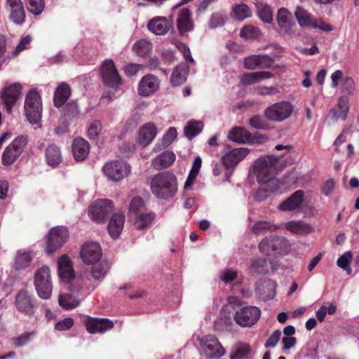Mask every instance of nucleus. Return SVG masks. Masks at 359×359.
Returning <instances> with one entry per match:
<instances>
[{
  "label": "nucleus",
  "mask_w": 359,
  "mask_h": 359,
  "mask_svg": "<svg viewBox=\"0 0 359 359\" xmlns=\"http://www.w3.org/2000/svg\"><path fill=\"white\" fill-rule=\"evenodd\" d=\"M177 135V130L173 127L169 128L162 138L163 147H168L174 141Z\"/></svg>",
  "instance_id": "nucleus-53"
},
{
  "label": "nucleus",
  "mask_w": 359,
  "mask_h": 359,
  "mask_svg": "<svg viewBox=\"0 0 359 359\" xmlns=\"http://www.w3.org/2000/svg\"><path fill=\"white\" fill-rule=\"evenodd\" d=\"M32 260V257L29 252L25 251H18L15 259L14 266L16 269H22L27 268Z\"/></svg>",
  "instance_id": "nucleus-37"
},
{
  "label": "nucleus",
  "mask_w": 359,
  "mask_h": 359,
  "mask_svg": "<svg viewBox=\"0 0 359 359\" xmlns=\"http://www.w3.org/2000/svg\"><path fill=\"white\" fill-rule=\"evenodd\" d=\"M32 334H33L32 332H26L18 337L13 338V343L14 346L16 347H20L27 344Z\"/></svg>",
  "instance_id": "nucleus-61"
},
{
  "label": "nucleus",
  "mask_w": 359,
  "mask_h": 359,
  "mask_svg": "<svg viewBox=\"0 0 359 359\" xmlns=\"http://www.w3.org/2000/svg\"><path fill=\"white\" fill-rule=\"evenodd\" d=\"M272 242V236L263 238L258 245L259 251L265 255H271V252H273V243Z\"/></svg>",
  "instance_id": "nucleus-49"
},
{
  "label": "nucleus",
  "mask_w": 359,
  "mask_h": 359,
  "mask_svg": "<svg viewBox=\"0 0 359 359\" xmlns=\"http://www.w3.org/2000/svg\"><path fill=\"white\" fill-rule=\"evenodd\" d=\"M250 150L245 147L233 149L222 157V163L226 169H233L247 156Z\"/></svg>",
  "instance_id": "nucleus-17"
},
{
  "label": "nucleus",
  "mask_w": 359,
  "mask_h": 359,
  "mask_svg": "<svg viewBox=\"0 0 359 359\" xmlns=\"http://www.w3.org/2000/svg\"><path fill=\"white\" fill-rule=\"evenodd\" d=\"M102 130L100 121L95 120L92 122L88 129V136L90 140H95L97 137Z\"/></svg>",
  "instance_id": "nucleus-54"
},
{
  "label": "nucleus",
  "mask_w": 359,
  "mask_h": 359,
  "mask_svg": "<svg viewBox=\"0 0 359 359\" xmlns=\"http://www.w3.org/2000/svg\"><path fill=\"white\" fill-rule=\"evenodd\" d=\"M310 27L318 29L324 32H331L333 30L332 26L325 21H323L322 19H316L313 18V22L311 23Z\"/></svg>",
  "instance_id": "nucleus-57"
},
{
  "label": "nucleus",
  "mask_w": 359,
  "mask_h": 359,
  "mask_svg": "<svg viewBox=\"0 0 359 359\" xmlns=\"http://www.w3.org/2000/svg\"><path fill=\"white\" fill-rule=\"evenodd\" d=\"M337 107L340 112L341 119L343 121L346 120L349 109L348 100L343 97L339 98L338 100Z\"/></svg>",
  "instance_id": "nucleus-56"
},
{
  "label": "nucleus",
  "mask_w": 359,
  "mask_h": 359,
  "mask_svg": "<svg viewBox=\"0 0 359 359\" xmlns=\"http://www.w3.org/2000/svg\"><path fill=\"white\" fill-rule=\"evenodd\" d=\"M250 351V346L243 345L237 348L235 353L231 356V359H243L247 357Z\"/></svg>",
  "instance_id": "nucleus-62"
},
{
  "label": "nucleus",
  "mask_w": 359,
  "mask_h": 359,
  "mask_svg": "<svg viewBox=\"0 0 359 359\" xmlns=\"http://www.w3.org/2000/svg\"><path fill=\"white\" fill-rule=\"evenodd\" d=\"M9 6V19L15 25H21L25 21V11L21 0H6Z\"/></svg>",
  "instance_id": "nucleus-20"
},
{
  "label": "nucleus",
  "mask_w": 359,
  "mask_h": 359,
  "mask_svg": "<svg viewBox=\"0 0 359 359\" xmlns=\"http://www.w3.org/2000/svg\"><path fill=\"white\" fill-rule=\"evenodd\" d=\"M177 27L180 36H184L194 29V21L191 19V12L187 8L180 9L176 21Z\"/></svg>",
  "instance_id": "nucleus-18"
},
{
  "label": "nucleus",
  "mask_w": 359,
  "mask_h": 359,
  "mask_svg": "<svg viewBox=\"0 0 359 359\" xmlns=\"http://www.w3.org/2000/svg\"><path fill=\"white\" fill-rule=\"evenodd\" d=\"M260 184H262L267 191L271 194L275 192L280 185L278 179L273 177L272 175L266 178V181L263 180Z\"/></svg>",
  "instance_id": "nucleus-52"
},
{
  "label": "nucleus",
  "mask_w": 359,
  "mask_h": 359,
  "mask_svg": "<svg viewBox=\"0 0 359 359\" xmlns=\"http://www.w3.org/2000/svg\"><path fill=\"white\" fill-rule=\"evenodd\" d=\"M273 252L285 253L290 250L289 241L284 237L273 235Z\"/></svg>",
  "instance_id": "nucleus-38"
},
{
  "label": "nucleus",
  "mask_w": 359,
  "mask_h": 359,
  "mask_svg": "<svg viewBox=\"0 0 359 359\" xmlns=\"http://www.w3.org/2000/svg\"><path fill=\"white\" fill-rule=\"evenodd\" d=\"M279 229V226L268 221H258L255 222L252 228V231L258 234L261 232L274 231Z\"/></svg>",
  "instance_id": "nucleus-43"
},
{
  "label": "nucleus",
  "mask_w": 359,
  "mask_h": 359,
  "mask_svg": "<svg viewBox=\"0 0 359 359\" xmlns=\"http://www.w3.org/2000/svg\"><path fill=\"white\" fill-rule=\"evenodd\" d=\"M74 321L72 318L67 317L65 319L57 322L55 325V330L57 331H65L72 328L74 325Z\"/></svg>",
  "instance_id": "nucleus-55"
},
{
  "label": "nucleus",
  "mask_w": 359,
  "mask_h": 359,
  "mask_svg": "<svg viewBox=\"0 0 359 359\" xmlns=\"http://www.w3.org/2000/svg\"><path fill=\"white\" fill-rule=\"evenodd\" d=\"M71 95V88L66 83L59 85L54 93V104L60 108L65 104Z\"/></svg>",
  "instance_id": "nucleus-30"
},
{
  "label": "nucleus",
  "mask_w": 359,
  "mask_h": 359,
  "mask_svg": "<svg viewBox=\"0 0 359 359\" xmlns=\"http://www.w3.org/2000/svg\"><path fill=\"white\" fill-rule=\"evenodd\" d=\"M299 25L302 27H310L312 25L313 16L302 7H297L294 13Z\"/></svg>",
  "instance_id": "nucleus-36"
},
{
  "label": "nucleus",
  "mask_w": 359,
  "mask_h": 359,
  "mask_svg": "<svg viewBox=\"0 0 359 359\" xmlns=\"http://www.w3.org/2000/svg\"><path fill=\"white\" fill-rule=\"evenodd\" d=\"M87 331L90 334L104 333L114 326L112 320L108 318L88 317L85 321Z\"/></svg>",
  "instance_id": "nucleus-16"
},
{
  "label": "nucleus",
  "mask_w": 359,
  "mask_h": 359,
  "mask_svg": "<svg viewBox=\"0 0 359 359\" xmlns=\"http://www.w3.org/2000/svg\"><path fill=\"white\" fill-rule=\"evenodd\" d=\"M27 1L28 11L35 15H40L44 8V0H26Z\"/></svg>",
  "instance_id": "nucleus-48"
},
{
  "label": "nucleus",
  "mask_w": 359,
  "mask_h": 359,
  "mask_svg": "<svg viewBox=\"0 0 359 359\" xmlns=\"http://www.w3.org/2000/svg\"><path fill=\"white\" fill-rule=\"evenodd\" d=\"M259 34V28L252 25L245 26L240 32V36L245 39H255L258 37Z\"/></svg>",
  "instance_id": "nucleus-51"
},
{
  "label": "nucleus",
  "mask_w": 359,
  "mask_h": 359,
  "mask_svg": "<svg viewBox=\"0 0 359 359\" xmlns=\"http://www.w3.org/2000/svg\"><path fill=\"white\" fill-rule=\"evenodd\" d=\"M234 18L238 20H243L251 15L250 8L244 4L236 5L233 8Z\"/></svg>",
  "instance_id": "nucleus-44"
},
{
  "label": "nucleus",
  "mask_w": 359,
  "mask_h": 359,
  "mask_svg": "<svg viewBox=\"0 0 359 359\" xmlns=\"http://www.w3.org/2000/svg\"><path fill=\"white\" fill-rule=\"evenodd\" d=\"M72 150L75 161H83L89 154L90 144L85 139L78 137L73 140Z\"/></svg>",
  "instance_id": "nucleus-23"
},
{
  "label": "nucleus",
  "mask_w": 359,
  "mask_h": 359,
  "mask_svg": "<svg viewBox=\"0 0 359 359\" xmlns=\"http://www.w3.org/2000/svg\"><path fill=\"white\" fill-rule=\"evenodd\" d=\"M278 158L274 156H266L259 158L254 165V171L257 175V182L261 184L263 180L273 175Z\"/></svg>",
  "instance_id": "nucleus-10"
},
{
  "label": "nucleus",
  "mask_w": 359,
  "mask_h": 359,
  "mask_svg": "<svg viewBox=\"0 0 359 359\" xmlns=\"http://www.w3.org/2000/svg\"><path fill=\"white\" fill-rule=\"evenodd\" d=\"M79 114L77 103L74 101L68 102L64 107L62 116L65 121H72L76 118Z\"/></svg>",
  "instance_id": "nucleus-41"
},
{
  "label": "nucleus",
  "mask_w": 359,
  "mask_h": 359,
  "mask_svg": "<svg viewBox=\"0 0 359 359\" xmlns=\"http://www.w3.org/2000/svg\"><path fill=\"white\" fill-rule=\"evenodd\" d=\"M189 72V67L185 63L177 65L172 72L170 83L172 86H179L187 81Z\"/></svg>",
  "instance_id": "nucleus-27"
},
{
  "label": "nucleus",
  "mask_w": 359,
  "mask_h": 359,
  "mask_svg": "<svg viewBox=\"0 0 359 359\" xmlns=\"http://www.w3.org/2000/svg\"><path fill=\"white\" fill-rule=\"evenodd\" d=\"M260 309L254 306H244L238 310L233 316L236 324L242 327H251L259 320Z\"/></svg>",
  "instance_id": "nucleus-9"
},
{
  "label": "nucleus",
  "mask_w": 359,
  "mask_h": 359,
  "mask_svg": "<svg viewBox=\"0 0 359 359\" xmlns=\"http://www.w3.org/2000/svg\"><path fill=\"white\" fill-rule=\"evenodd\" d=\"M255 90L257 93L261 96L276 95L280 93L278 88L275 86H258Z\"/></svg>",
  "instance_id": "nucleus-58"
},
{
  "label": "nucleus",
  "mask_w": 359,
  "mask_h": 359,
  "mask_svg": "<svg viewBox=\"0 0 359 359\" xmlns=\"http://www.w3.org/2000/svg\"><path fill=\"white\" fill-rule=\"evenodd\" d=\"M202 165V160L200 156H197L195 158L191 169L189 173L188 177L186 180V182L184 184V188H187L188 187L191 186L194 180H196V177L198 175L199 170L201 168Z\"/></svg>",
  "instance_id": "nucleus-40"
},
{
  "label": "nucleus",
  "mask_w": 359,
  "mask_h": 359,
  "mask_svg": "<svg viewBox=\"0 0 359 359\" xmlns=\"http://www.w3.org/2000/svg\"><path fill=\"white\" fill-rule=\"evenodd\" d=\"M351 259L352 254L351 252L348 251L340 256L337 261L338 266L345 270L348 274L351 273V269L349 266Z\"/></svg>",
  "instance_id": "nucleus-50"
},
{
  "label": "nucleus",
  "mask_w": 359,
  "mask_h": 359,
  "mask_svg": "<svg viewBox=\"0 0 359 359\" xmlns=\"http://www.w3.org/2000/svg\"><path fill=\"white\" fill-rule=\"evenodd\" d=\"M27 144V136L20 135L15 138L2 154V164L6 166L13 165L22 154Z\"/></svg>",
  "instance_id": "nucleus-7"
},
{
  "label": "nucleus",
  "mask_w": 359,
  "mask_h": 359,
  "mask_svg": "<svg viewBox=\"0 0 359 359\" xmlns=\"http://www.w3.org/2000/svg\"><path fill=\"white\" fill-rule=\"evenodd\" d=\"M152 45L146 40H140L136 42L133 46V50L138 56L144 57L151 50Z\"/></svg>",
  "instance_id": "nucleus-45"
},
{
  "label": "nucleus",
  "mask_w": 359,
  "mask_h": 359,
  "mask_svg": "<svg viewBox=\"0 0 359 359\" xmlns=\"http://www.w3.org/2000/svg\"><path fill=\"white\" fill-rule=\"evenodd\" d=\"M294 111V106L289 101L272 104L264 110L265 117L271 121L282 122L289 118Z\"/></svg>",
  "instance_id": "nucleus-5"
},
{
  "label": "nucleus",
  "mask_w": 359,
  "mask_h": 359,
  "mask_svg": "<svg viewBox=\"0 0 359 359\" xmlns=\"http://www.w3.org/2000/svg\"><path fill=\"white\" fill-rule=\"evenodd\" d=\"M58 302L60 306L66 310L76 308L79 304V301L70 294H61L59 297Z\"/></svg>",
  "instance_id": "nucleus-42"
},
{
  "label": "nucleus",
  "mask_w": 359,
  "mask_h": 359,
  "mask_svg": "<svg viewBox=\"0 0 359 359\" xmlns=\"http://www.w3.org/2000/svg\"><path fill=\"white\" fill-rule=\"evenodd\" d=\"M171 24L164 17H158L150 20L147 25L149 31L157 35L165 34Z\"/></svg>",
  "instance_id": "nucleus-28"
},
{
  "label": "nucleus",
  "mask_w": 359,
  "mask_h": 359,
  "mask_svg": "<svg viewBox=\"0 0 359 359\" xmlns=\"http://www.w3.org/2000/svg\"><path fill=\"white\" fill-rule=\"evenodd\" d=\"M203 127V123L201 121H189L184 128V135L191 140L201 132Z\"/></svg>",
  "instance_id": "nucleus-39"
},
{
  "label": "nucleus",
  "mask_w": 359,
  "mask_h": 359,
  "mask_svg": "<svg viewBox=\"0 0 359 359\" xmlns=\"http://www.w3.org/2000/svg\"><path fill=\"white\" fill-rule=\"evenodd\" d=\"M159 88V80L153 74H147L142 77L139 86L138 93L142 96H148L155 93Z\"/></svg>",
  "instance_id": "nucleus-22"
},
{
  "label": "nucleus",
  "mask_w": 359,
  "mask_h": 359,
  "mask_svg": "<svg viewBox=\"0 0 359 359\" xmlns=\"http://www.w3.org/2000/svg\"><path fill=\"white\" fill-rule=\"evenodd\" d=\"M277 22L280 33L290 35L294 32L295 24L292 20L291 13L286 8H282L278 10Z\"/></svg>",
  "instance_id": "nucleus-19"
},
{
  "label": "nucleus",
  "mask_w": 359,
  "mask_h": 359,
  "mask_svg": "<svg viewBox=\"0 0 359 359\" xmlns=\"http://www.w3.org/2000/svg\"><path fill=\"white\" fill-rule=\"evenodd\" d=\"M304 196L303 190H297L287 199L283 201L279 205L278 209L282 211L295 210L302 205Z\"/></svg>",
  "instance_id": "nucleus-24"
},
{
  "label": "nucleus",
  "mask_w": 359,
  "mask_h": 359,
  "mask_svg": "<svg viewBox=\"0 0 359 359\" xmlns=\"http://www.w3.org/2000/svg\"><path fill=\"white\" fill-rule=\"evenodd\" d=\"M151 191L160 199L172 198L177 191L175 175L170 172H163L155 175L151 181Z\"/></svg>",
  "instance_id": "nucleus-1"
},
{
  "label": "nucleus",
  "mask_w": 359,
  "mask_h": 359,
  "mask_svg": "<svg viewBox=\"0 0 359 359\" xmlns=\"http://www.w3.org/2000/svg\"><path fill=\"white\" fill-rule=\"evenodd\" d=\"M15 305L18 312L27 317H32L37 309L36 298L27 290H19L15 297Z\"/></svg>",
  "instance_id": "nucleus-8"
},
{
  "label": "nucleus",
  "mask_w": 359,
  "mask_h": 359,
  "mask_svg": "<svg viewBox=\"0 0 359 359\" xmlns=\"http://www.w3.org/2000/svg\"><path fill=\"white\" fill-rule=\"evenodd\" d=\"M130 172L129 164L121 161L107 163L103 167L104 174L110 180L118 181L123 179Z\"/></svg>",
  "instance_id": "nucleus-13"
},
{
  "label": "nucleus",
  "mask_w": 359,
  "mask_h": 359,
  "mask_svg": "<svg viewBox=\"0 0 359 359\" xmlns=\"http://www.w3.org/2000/svg\"><path fill=\"white\" fill-rule=\"evenodd\" d=\"M42 101L39 93L35 90H31L27 94L25 101V114L28 121L37 124L42 117Z\"/></svg>",
  "instance_id": "nucleus-2"
},
{
  "label": "nucleus",
  "mask_w": 359,
  "mask_h": 359,
  "mask_svg": "<svg viewBox=\"0 0 359 359\" xmlns=\"http://www.w3.org/2000/svg\"><path fill=\"white\" fill-rule=\"evenodd\" d=\"M281 336V332L279 330H275L269 337L265 343L266 348H273L279 341Z\"/></svg>",
  "instance_id": "nucleus-60"
},
{
  "label": "nucleus",
  "mask_w": 359,
  "mask_h": 359,
  "mask_svg": "<svg viewBox=\"0 0 359 359\" xmlns=\"http://www.w3.org/2000/svg\"><path fill=\"white\" fill-rule=\"evenodd\" d=\"M32 41V37L29 35H27L26 36L22 37L18 45L16 46L15 49L13 51V55H16L19 53L27 48V46Z\"/></svg>",
  "instance_id": "nucleus-64"
},
{
  "label": "nucleus",
  "mask_w": 359,
  "mask_h": 359,
  "mask_svg": "<svg viewBox=\"0 0 359 359\" xmlns=\"http://www.w3.org/2000/svg\"><path fill=\"white\" fill-rule=\"evenodd\" d=\"M46 159L49 165H57L62 161L60 148L54 144L48 145L46 149Z\"/></svg>",
  "instance_id": "nucleus-34"
},
{
  "label": "nucleus",
  "mask_w": 359,
  "mask_h": 359,
  "mask_svg": "<svg viewBox=\"0 0 359 359\" xmlns=\"http://www.w3.org/2000/svg\"><path fill=\"white\" fill-rule=\"evenodd\" d=\"M21 93L22 86L20 83H14L1 90L0 98L8 113L11 112L12 108L19 99Z\"/></svg>",
  "instance_id": "nucleus-14"
},
{
  "label": "nucleus",
  "mask_w": 359,
  "mask_h": 359,
  "mask_svg": "<svg viewBox=\"0 0 359 359\" xmlns=\"http://www.w3.org/2000/svg\"><path fill=\"white\" fill-rule=\"evenodd\" d=\"M175 161V154L171 151H165L158 155L152 162L154 168L161 170L170 167Z\"/></svg>",
  "instance_id": "nucleus-32"
},
{
  "label": "nucleus",
  "mask_w": 359,
  "mask_h": 359,
  "mask_svg": "<svg viewBox=\"0 0 359 359\" xmlns=\"http://www.w3.org/2000/svg\"><path fill=\"white\" fill-rule=\"evenodd\" d=\"M228 137L233 142L243 144L250 141L251 135L243 128L235 127L229 131Z\"/></svg>",
  "instance_id": "nucleus-33"
},
{
  "label": "nucleus",
  "mask_w": 359,
  "mask_h": 359,
  "mask_svg": "<svg viewBox=\"0 0 359 359\" xmlns=\"http://www.w3.org/2000/svg\"><path fill=\"white\" fill-rule=\"evenodd\" d=\"M201 349L207 358H219L225 353V350L215 336L206 335L200 340Z\"/></svg>",
  "instance_id": "nucleus-11"
},
{
  "label": "nucleus",
  "mask_w": 359,
  "mask_h": 359,
  "mask_svg": "<svg viewBox=\"0 0 359 359\" xmlns=\"http://www.w3.org/2000/svg\"><path fill=\"white\" fill-rule=\"evenodd\" d=\"M275 60L267 55H259L258 68L266 69L273 66Z\"/></svg>",
  "instance_id": "nucleus-59"
},
{
  "label": "nucleus",
  "mask_w": 359,
  "mask_h": 359,
  "mask_svg": "<svg viewBox=\"0 0 359 359\" xmlns=\"http://www.w3.org/2000/svg\"><path fill=\"white\" fill-rule=\"evenodd\" d=\"M144 209L145 203L141 197L135 196L131 200L129 205V212L131 215L143 212Z\"/></svg>",
  "instance_id": "nucleus-47"
},
{
  "label": "nucleus",
  "mask_w": 359,
  "mask_h": 359,
  "mask_svg": "<svg viewBox=\"0 0 359 359\" xmlns=\"http://www.w3.org/2000/svg\"><path fill=\"white\" fill-rule=\"evenodd\" d=\"M157 134V128L154 123H147L142 126L138 135V142L143 147L149 145L155 138Z\"/></svg>",
  "instance_id": "nucleus-25"
},
{
  "label": "nucleus",
  "mask_w": 359,
  "mask_h": 359,
  "mask_svg": "<svg viewBox=\"0 0 359 359\" xmlns=\"http://www.w3.org/2000/svg\"><path fill=\"white\" fill-rule=\"evenodd\" d=\"M69 232L67 227L57 226L51 228L46 236V252L48 255L55 253L67 241Z\"/></svg>",
  "instance_id": "nucleus-4"
},
{
  "label": "nucleus",
  "mask_w": 359,
  "mask_h": 359,
  "mask_svg": "<svg viewBox=\"0 0 359 359\" xmlns=\"http://www.w3.org/2000/svg\"><path fill=\"white\" fill-rule=\"evenodd\" d=\"M58 274L65 283H69L74 277V271L70 258L67 255H62L57 261Z\"/></svg>",
  "instance_id": "nucleus-21"
},
{
  "label": "nucleus",
  "mask_w": 359,
  "mask_h": 359,
  "mask_svg": "<svg viewBox=\"0 0 359 359\" xmlns=\"http://www.w3.org/2000/svg\"><path fill=\"white\" fill-rule=\"evenodd\" d=\"M92 267V276L95 280H100L104 277L108 270V264L105 262L93 264Z\"/></svg>",
  "instance_id": "nucleus-46"
},
{
  "label": "nucleus",
  "mask_w": 359,
  "mask_h": 359,
  "mask_svg": "<svg viewBox=\"0 0 359 359\" xmlns=\"http://www.w3.org/2000/svg\"><path fill=\"white\" fill-rule=\"evenodd\" d=\"M81 258L87 264H93L100 261L102 252L100 245L95 242L85 243L81 249Z\"/></svg>",
  "instance_id": "nucleus-15"
},
{
  "label": "nucleus",
  "mask_w": 359,
  "mask_h": 359,
  "mask_svg": "<svg viewBox=\"0 0 359 359\" xmlns=\"http://www.w3.org/2000/svg\"><path fill=\"white\" fill-rule=\"evenodd\" d=\"M34 283L40 298L48 299L51 297L53 285L49 267L43 266L36 271Z\"/></svg>",
  "instance_id": "nucleus-6"
},
{
  "label": "nucleus",
  "mask_w": 359,
  "mask_h": 359,
  "mask_svg": "<svg viewBox=\"0 0 359 359\" xmlns=\"http://www.w3.org/2000/svg\"><path fill=\"white\" fill-rule=\"evenodd\" d=\"M154 218L155 215L151 212H143L131 216V220L133 222V226L136 229L138 230H143L151 225Z\"/></svg>",
  "instance_id": "nucleus-29"
},
{
  "label": "nucleus",
  "mask_w": 359,
  "mask_h": 359,
  "mask_svg": "<svg viewBox=\"0 0 359 359\" xmlns=\"http://www.w3.org/2000/svg\"><path fill=\"white\" fill-rule=\"evenodd\" d=\"M114 211L113 202L109 199L97 200L89 207V215L97 222L104 221Z\"/></svg>",
  "instance_id": "nucleus-12"
},
{
  "label": "nucleus",
  "mask_w": 359,
  "mask_h": 359,
  "mask_svg": "<svg viewBox=\"0 0 359 359\" xmlns=\"http://www.w3.org/2000/svg\"><path fill=\"white\" fill-rule=\"evenodd\" d=\"M257 82L255 72L243 74L241 77V83L245 86L252 85Z\"/></svg>",
  "instance_id": "nucleus-63"
},
{
  "label": "nucleus",
  "mask_w": 359,
  "mask_h": 359,
  "mask_svg": "<svg viewBox=\"0 0 359 359\" xmlns=\"http://www.w3.org/2000/svg\"><path fill=\"white\" fill-rule=\"evenodd\" d=\"M100 75L103 84L109 88L118 90L123 83L115 63L111 59H106L102 62Z\"/></svg>",
  "instance_id": "nucleus-3"
},
{
  "label": "nucleus",
  "mask_w": 359,
  "mask_h": 359,
  "mask_svg": "<svg viewBox=\"0 0 359 359\" xmlns=\"http://www.w3.org/2000/svg\"><path fill=\"white\" fill-rule=\"evenodd\" d=\"M285 229L292 233L299 235L309 234L313 231V228L311 224L300 220H294L287 222L285 224Z\"/></svg>",
  "instance_id": "nucleus-31"
},
{
  "label": "nucleus",
  "mask_w": 359,
  "mask_h": 359,
  "mask_svg": "<svg viewBox=\"0 0 359 359\" xmlns=\"http://www.w3.org/2000/svg\"><path fill=\"white\" fill-rule=\"evenodd\" d=\"M125 222V215L123 213H116L111 217L108 224V232L114 238H117L123 230Z\"/></svg>",
  "instance_id": "nucleus-26"
},
{
  "label": "nucleus",
  "mask_w": 359,
  "mask_h": 359,
  "mask_svg": "<svg viewBox=\"0 0 359 359\" xmlns=\"http://www.w3.org/2000/svg\"><path fill=\"white\" fill-rule=\"evenodd\" d=\"M269 265L272 270H276L275 262L270 261L268 262L266 258H259L252 261L251 264V270L253 272L265 274L269 272Z\"/></svg>",
  "instance_id": "nucleus-35"
}]
</instances>
